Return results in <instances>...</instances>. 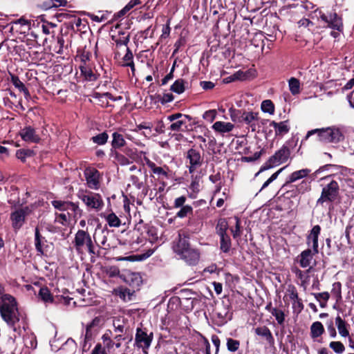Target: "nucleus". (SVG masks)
I'll return each mask as SVG.
<instances>
[{
  "instance_id": "55",
  "label": "nucleus",
  "mask_w": 354,
  "mask_h": 354,
  "mask_svg": "<svg viewBox=\"0 0 354 354\" xmlns=\"http://www.w3.org/2000/svg\"><path fill=\"white\" fill-rule=\"evenodd\" d=\"M123 63L122 64H129L133 61V55L131 50L127 47V53L122 58Z\"/></svg>"
},
{
  "instance_id": "6",
  "label": "nucleus",
  "mask_w": 354,
  "mask_h": 354,
  "mask_svg": "<svg viewBox=\"0 0 354 354\" xmlns=\"http://www.w3.org/2000/svg\"><path fill=\"white\" fill-rule=\"evenodd\" d=\"M339 186L337 181L331 180L323 187L320 197L317 200L316 205L324 206L325 203H333L338 198Z\"/></svg>"
},
{
  "instance_id": "32",
  "label": "nucleus",
  "mask_w": 354,
  "mask_h": 354,
  "mask_svg": "<svg viewBox=\"0 0 354 354\" xmlns=\"http://www.w3.org/2000/svg\"><path fill=\"white\" fill-rule=\"evenodd\" d=\"M81 73L84 75L86 80L88 81H93L96 80V75L93 73L91 68L86 66L84 64L80 66Z\"/></svg>"
},
{
  "instance_id": "39",
  "label": "nucleus",
  "mask_w": 354,
  "mask_h": 354,
  "mask_svg": "<svg viewBox=\"0 0 354 354\" xmlns=\"http://www.w3.org/2000/svg\"><path fill=\"white\" fill-rule=\"evenodd\" d=\"M329 347L337 354H342L345 351L344 345L339 341L330 342Z\"/></svg>"
},
{
  "instance_id": "4",
  "label": "nucleus",
  "mask_w": 354,
  "mask_h": 354,
  "mask_svg": "<svg viewBox=\"0 0 354 354\" xmlns=\"http://www.w3.org/2000/svg\"><path fill=\"white\" fill-rule=\"evenodd\" d=\"M315 133H317L320 141L325 142L337 143L344 138L340 129L335 127L313 129L307 133L306 138Z\"/></svg>"
},
{
  "instance_id": "50",
  "label": "nucleus",
  "mask_w": 354,
  "mask_h": 354,
  "mask_svg": "<svg viewBox=\"0 0 354 354\" xmlns=\"http://www.w3.org/2000/svg\"><path fill=\"white\" fill-rule=\"evenodd\" d=\"M216 116V110H208L203 113V118L209 122H212Z\"/></svg>"
},
{
  "instance_id": "2",
  "label": "nucleus",
  "mask_w": 354,
  "mask_h": 354,
  "mask_svg": "<svg viewBox=\"0 0 354 354\" xmlns=\"http://www.w3.org/2000/svg\"><path fill=\"white\" fill-rule=\"evenodd\" d=\"M0 314L8 326L15 328L20 319L17 301L12 296L3 295L0 298Z\"/></svg>"
},
{
  "instance_id": "7",
  "label": "nucleus",
  "mask_w": 354,
  "mask_h": 354,
  "mask_svg": "<svg viewBox=\"0 0 354 354\" xmlns=\"http://www.w3.org/2000/svg\"><path fill=\"white\" fill-rule=\"evenodd\" d=\"M77 197L88 209H94L96 212L100 211L104 205L102 196L98 193L82 190L78 192Z\"/></svg>"
},
{
  "instance_id": "62",
  "label": "nucleus",
  "mask_w": 354,
  "mask_h": 354,
  "mask_svg": "<svg viewBox=\"0 0 354 354\" xmlns=\"http://www.w3.org/2000/svg\"><path fill=\"white\" fill-rule=\"evenodd\" d=\"M91 354H106L105 349L100 344H97L92 351Z\"/></svg>"
},
{
  "instance_id": "14",
  "label": "nucleus",
  "mask_w": 354,
  "mask_h": 354,
  "mask_svg": "<svg viewBox=\"0 0 354 354\" xmlns=\"http://www.w3.org/2000/svg\"><path fill=\"white\" fill-rule=\"evenodd\" d=\"M321 232V227L319 225L313 226L306 237V243L308 246L312 245L314 253L319 252L318 237Z\"/></svg>"
},
{
  "instance_id": "43",
  "label": "nucleus",
  "mask_w": 354,
  "mask_h": 354,
  "mask_svg": "<svg viewBox=\"0 0 354 354\" xmlns=\"http://www.w3.org/2000/svg\"><path fill=\"white\" fill-rule=\"evenodd\" d=\"M113 39L115 41L117 46H127L129 41V35H125L122 33V35L119 38H116L115 36L112 37Z\"/></svg>"
},
{
  "instance_id": "18",
  "label": "nucleus",
  "mask_w": 354,
  "mask_h": 354,
  "mask_svg": "<svg viewBox=\"0 0 354 354\" xmlns=\"http://www.w3.org/2000/svg\"><path fill=\"white\" fill-rule=\"evenodd\" d=\"M270 127H272L274 129L276 136H283L288 133L290 131V126L288 124V120L282 121L280 122L270 121Z\"/></svg>"
},
{
  "instance_id": "33",
  "label": "nucleus",
  "mask_w": 354,
  "mask_h": 354,
  "mask_svg": "<svg viewBox=\"0 0 354 354\" xmlns=\"http://www.w3.org/2000/svg\"><path fill=\"white\" fill-rule=\"evenodd\" d=\"M170 90L177 94L183 93L185 90V81L183 79L176 80L171 86Z\"/></svg>"
},
{
  "instance_id": "40",
  "label": "nucleus",
  "mask_w": 354,
  "mask_h": 354,
  "mask_svg": "<svg viewBox=\"0 0 354 354\" xmlns=\"http://www.w3.org/2000/svg\"><path fill=\"white\" fill-rule=\"evenodd\" d=\"M227 348L230 352H236L240 346V342L232 338L227 339Z\"/></svg>"
},
{
  "instance_id": "45",
  "label": "nucleus",
  "mask_w": 354,
  "mask_h": 354,
  "mask_svg": "<svg viewBox=\"0 0 354 354\" xmlns=\"http://www.w3.org/2000/svg\"><path fill=\"white\" fill-rule=\"evenodd\" d=\"M286 296L288 297L291 301L297 299L299 295L297 288L295 286L291 284L288 286L286 292Z\"/></svg>"
},
{
  "instance_id": "1",
  "label": "nucleus",
  "mask_w": 354,
  "mask_h": 354,
  "mask_svg": "<svg viewBox=\"0 0 354 354\" xmlns=\"http://www.w3.org/2000/svg\"><path fill=\"white\" fill-rule=\"evenodd\" d=\"M174 252L179 258L190 266L196 265L200 259L198 250L190 246L187 237L178 234V240L174 243Z\"/></svg>"
},
{
  "instance_id": "42",
  "label": "nucleus",
  "mask_w": 354,
  "mask_h": 354,
  "mask_svg": "<svg viewBox=\"0 0 354 354\" xmlns=\"http://www.w3.org/2000/svg\"><path fill=\"white\" fill-rule=\"evenodd\" d=\"M180 208V209L176 213V216L180 218H185L193 212L192 207L188 205Z\"/></svg>"
},
{
  "instance_id": "38",
  "label": "nucleus",
  "mask_w": 354,
  "mask_h": 354,
  "mask_svg": "<svg viewBox=\"0 0 354 354\" xmlns=\"http://www.w3.org/2000/svg\"><path fill=\"white\" fill-rule=\"evenodd\" d=\"M109 138V136L106 132H102L93 137H92V141L99 145H102L106 143Z\"/></svg>"
},
{
  "instance_id": "48",
  "label": "nucleus",
  "mask_w": 354,
  "mask_h": 354,
  "mask_svg": "<svg viewBox=\"0 0 354 354\" xmlns=\"http://www.w3.org/2000/svg\"><path fill=\"white\" fill-rule=\"evenodd\" d=\"M218 9H223L222 3H218V0H212L210 10L214 15L218 14Z\"/></svg>"
},
{
  "instance_id": "31",
  "label": "nucleus",
  "mask_w": 354,
  "mask_h": 354,
  "mask_svg": "<svg viewBox=\"0 0 354 354\" xmlns=\"http://www.w3.org/2000/svg\"><path fill=\"white\" fill-rule=\"evenodd\" d=\"M39 297L45 303L53 302V297L47 287H42L39 289Z\"/></svg>"
},
{
  "instance_id": "47",
  "label": "nucleus",
  "mask_w": 354,
  "mask_h": 354,
  "mask_svg": "<svg viewBox=\"0 0 354 354\" xmlns=\"http://www.w3.org/2000/svg\"><path fill=\"white\" fill-rule=\"evenodd\" d=\"M236 224L234 229H231V232L234 239H236L241 236V221L238 217H235Z\"/></svg>"
},
{
  "instance_id": "12",
  "label": "nucleus",
  "mask_w": 354,
  "mask_h": 354,
  "mask_svg": "<svg viewBox=\"0 0 354 354\" xmlns=\"http://www.w3.org/2000/svg\"><path fill=\"white\" fill-rule=\"evenodd\" d=\"M135 342L138 347L147 349L149 348L152 342V333L148 335L142 328H138L136 330Z\"/></svg>"
},
{
  "instance_id": "25",
  "label": "nucleus",
  "mask_w": 354,
  "mask_h": 354,
  "mask_svg": "<svg viewBox=\"0 0 354 354\" xmlns=\"http://www.w3.org/2000/svg\"><path fill=\"white\" fill-rule=\"evenodd\" d=\"M310 169H302L292 172L289 176L287 183H294L298 180L306 177L310 173Z\"/></svg>"
},
{
  "instance_id": "34",
  "label": "nucleus",
  "mask_w": 354,
  "mask_h": 354,
  "mask_svg": "<svg viewBox=\"0 0 354 354\" xmlns=\"http://www.w3.org/2000/svg\"><path fill=\"white\" fill-rule=\"evenodd\" d=\"M35 153L31 149H21L17 151L16 157L21 162H26V158L34 156Z\"/></svg>"
},
{
  "instance_id": "20",
  "label": "nucleus",
  "mask_w": 354,
  "mask_h": 354,
  "mask_svg": "<svg viewBox=\"0 0 354 354\" xmlns=\"http://www.w3.org/2000/svg\"><path fill=\"white\" fill-rule=\"evenodd\" d=\"M254 332L256 335L261 336L265 338L270 345L274 343V339L270 330L266 326H260L255 328Z\"/></svg>"
},
{
  "instance_id": "57",
  "label": "nucleus",
  "mask_w": 354,
  "mask_h": 354,
  "mask_svg": "<svg viewBox=\"0 0 354 354\" xmlns=\"http://www.w3.org/2000/svg\"><path fill=\"white\" fill-rule=\"evenodd\" d=\"M174 99V95L171 93H165L161 97H160L159 101L162 104H165L172 102Z\"/></svg>"
},
{
  "instance_id": "51",
  "label": "nucleus",
  "mask_w": 354,
  "mask_h": 354,
  "mask_svg": "<svg viewBox=\"0 0 354 354\" xmlns=\"http://www.w3.org/2000/svg\"><path fill=\"white\" fill-rule=\"evenodd\" d=\"M292 308L295 310H297L298 313H300L304 309V305L302 304V301L299 296L297 299L292 300Z\"/></svg>"
},
{
  "instance_id": "58",
  "label": "nucleus",
  "mask_w": 354,
  "mask_h": 354,
  "mask_svg": "<svg viewBox=\"0 0 354 354\" xmlns=\"http://www.w3.org/2000/svg\"><path fill=\"white\" fill-rule=\"evenodd\" d=\"M170 26H169V20H168L167 24L162 27V34L160 35V39H166L169 37L170 34Z\"/></svg>"
},
{
  "instance_id": "22",
  "label": "nucleus",
  "mask_w": 354,
  "mask_h": 354,
  "mask_svg": "<svg viewBox=\"0 0 354 354\" xmlns=\"http://www.w3.org/2000/svg\"><path fill=\"white\" fill-rule=\"evenodd\" d=\"M335 325L337 328L339 334L342 337H346L349 336V331L348 329V324L339 315L337 316L335 318Z\"/></svg>"
},
{
  "instance_id": "60",
  "label": "nucleus",
  "mask_w": 354,
  "mask_h": 354,
  "mask_svg": "<svg viewBox=\"0 0 354 354\" xmlns=\"http://www.w3.org/2000/svg\"><path fill=\"white\" fill-rule=\"evenodd\" d=\"M174 68L175 63L174 64L170 72L162 80V85H165L170 80L174 77Z\"/></svg>"
},
{
  "instance_id": "49",
  "label": "nucleus",
  "mask_w": 354,
  "mask_h": 354,
  "mask_svg": "<svg viewBox=\"0 0 354 354\" xmlns=\"http://www.w3.org/2000/svg\"><path fill=\"white\" fill-rule=\"evenodd\" d=\"M140 3V0H131L124 7V8L122 10H120V13L121 15H124L126 12L132 9L134 6L139 5Z\"/></svg>"
},
{
  "instance_id": "21",
  "label": "nucleus",
  "mask_w": 354,
  "mask_h": 354,
  "mask_svg": "<svg viewBox=\"0 0 354 354\" xmlns=\"http://www.w3.org/2000/svg\"><path fill=\"white\" fill-rule=\"evenodd\" d=\"M234 125L230 122L217 121L212 125V129L220 133H229L233 130Z\"/></svg>"
},
{
  "instance_id": "54",
  "label": "nucleus",
  "mask_w": 354,
  "mask_h": 354,
  "mask_svg": "<svg viewBox=\"0 0 354 354\" xmlns=\"http://www.w3.org/2000/svg\"><path fill=\"white\" fill-rule=\"evenodd\" d=\"M185 124L183 120H177L170 125L169 129L173 131H179L181 130L182 126Z\"/></svg>"
},
{
  "instance_id": "11",
  "label": "nucleus",
  "mask_w": 354,
  "mask_h": 354,
  "mask_svg": "<svg viewBox=\"0 0 354 354\" xmlns=\"http://www.w3.org/2000/svg\"><path fill=\"white\" fill-rule=\"evenodd\" d=\"M322 21L328 24V27L334 30L341 31L343 28L342 18L338 17L336 12L322 14L320 16Z\"/></svg>"
},
{
  "instance_id": "17",
  "label": "nucleus",
  "mask_w": 354,
  "mask_h": 354,
  "mask_svg": "<svg viewBox=\"0 0 354 354\" xmlns=\"http://www.w3.org/2000/svg\"><path fill=\"white\" fill-rule=\"evenodd\" d=\"M144 160L145 164L149 168H150L154 174L158 175V176H164L165 178H168V167H158L153 162H152L151 160H149V158L146 156L144 157Z\"/></svg>"
},
{
  "instance_id": "3",
  "label": "nucleus",
  "mask_w": 354,
  "mask_h": 354,
  "mask_svg": "<svg viewBox=\"0 0 354 354\" xmlns=\"http://www.w3.org/2000/svg\"><path fill=\"white\" fill-rule=\"evenodd\" d=\"M73 244L80 254H84L87 252L91 256V259L97 255L91 236L84 230H79L76 232Z\"/></svg>"
},
{
  "instance_id": "36",
  "label": "nucleus",
  "mask_w": 354,
  "mask_h": 354,
  "mask_svg": "<svg viewBox=\"0 0 354 354\" xmlns=\"http://www.w3.org/2000/svg\"><path fill=\"white\" fill-rule=\"evenodd\" d=\"M261 111L270 115L274 113V106L270 100H263L261 105Z\"/></svg>"
},
{
  "instance_id": "15",
  "label": "nucleus",
  "mask_w": 354,
  "mask_h": 354,
  "mask_svg": "<svg viewBox=\"0 0 354 354\" xmlns=\"http://www.w3.org/2000/svg\"><path fill=\"white\" fill-rule=\"evenodd\" d=\"M27 215L26 209H19L10 214V220L12 221V225L16 230L20 229L25 222V218Z\"/></svg>"
},
{
  "instance_id": "26",
  "label": "nucleus",
  "mask_w": 354,
  "mask_h": 354,
  "mask_svg": "<svg viewBox=\"0 0 354 354\" xmlns=\"http://www.w3.org/2000/svg\"><path fill=\"white\" fill-rule=\"evenodd\" d=\"M324 333V328L320 322H313L310 326V336L315 339L320 337Z\"/></svg>"
},
{
  "instance_id": "56",
  "label": "nucleus",
  "mask_w": 354,
  "mask_h": 354,
  "mask_svg": "<svg viewBox=\"0 0 354 354\" xmlns=\"http://www.w3.org/2000/svg\"><path fill=\"white\" fill-rule=\"evenodd\" d=\"M331 293L337 298H341V283L339 282L333 283Z\"/></svg>"
},
{
  "instance_id": "10",
  "label": "nucleus",
  "mask_w": 354,
  "mask_h": 354,
  "mask_svg": "<svg viewBox=\"0 0 354 354\" xmlns=\"http://www.w3.org/2000/svg\"><path fill=\"white\" fill-rule=\"evenodd\" d=\"M52 205L59 211L70 210L73 212V217L81 216L82 210L77 203L71 201L55 200L51 202Z\"/></svg>"
},
{
  "instance_id": "35",
  "label": "nucleus",
  "mask_w": 354,
  "mask_h": 354,
  "mask_svg": "<svg viewBox=\"0 0 354 354\" xmlns=\"http://www.w3.org/2000/svg\"><path fill=\"white\" fill-rule=\"evenodd\" d=\"M290 91L292 95L298 94L300 91L299 81L295 77H291L288 81Z\"/></svg>"
},
{
  "instance_id": "59",
  "label": "nucleus",
  "mask_w": 354,
  "mask_h": 354,
  "mask_svg": "<svg viewBox=\"0 0 354 354\" xmlns=\"http://www.w3.org/2000/svg\"><path fill=\"white\" fill-rule=\"evenodd\" d=\"M230 118H231V120L233 121V122H239V120H241V115L239 116L238 115L240 113L241 114L242 112L239 110H235V109H230Z\"/></svg>"
},
{
  "instance_id": "64",
  "label": "nucleus",
  "mask_w": 354,
  "mask_h": 354,
  "mask_svg": "<svg viewBox=\"0 0 354 354\" xmlns=\"http://www.w3.org/2000/svg\"><path fill=\"white\" fill-rule=\"evenodd\" d=\"M64 43H65L64 39L62 36L57 37V45L59 47V49L57 51V53L62 54L63 53V48L64 46Z\"/></svg>"
},
{
  "instance_id": "16",
  "label": "nucleus",
  "mask_w": 354,
  "mask_h": 354,
  "mask_svg": "<svg viewBox=\"0 0 354 354\" xmlns=\"http://www.w3.org/2000/svg\"><path fill=\"white\" fill-rule=\"evenodd\" d=\"M259 120V113L252 111H243L239 122H245L251 127L252 131H256V122Z\"/></svg>"
},
{
  "instance_id": "19",
  "label": "nucleus",
  "mask_w": 354,
  "mask_h": 354,
  "mask_svg": "<svg viewBox=\"0 0 354 354\" xmlns=\"http://www.w3.org/2000/svg\"><path fill=\"white\" fill-rule=\"evenodd\" d=\"M317 253H314L313 250L306 249L301 252L298 257L299 263L301 268H307L310 266V263L313 259V256Z\"/></svg>"
},
{
  "instance_id": "28",
  "label": "nucleus",
  "mask_w": 354,
  "mask_h": 354,
  "mask_svg": "<svg viewBox=\"0 0 354 354\" xmlns=\"http://www.w3.org/2000/svg\"><path fill=\"white\" fill-rule=\"evenodd\" d=\"M228 229V223L225 218H220L216 226V234L219 236L228 235L227 230Z\"/></svg>"
},
{
  "instance_id": "9",
  "label": "nucleus",
  "mask_w": 354,
  "mask_h": 354,
  "mask_svg": "<svg viewBox=\"0 0 354 354\" xmlns=\"http://www.w3.org/2000/svg\"><path fill=\"white\" fill-rule=\"evenodd\" d=\"M87 186L92 189L97 190L100 187V173L93 167L86 168L84 172Z\"/></svg>"
},
{
  "instance_id": "29",
  "label": "nucleus",
  "mask_w": 354,
  "mask_h": 354,
  "mask_svg": "<svg viewBox=\"0 0 354 354\" xmlns=\"http://www.w3.org/2000/svg\"><path fill=\"white\" fill-rule=\"evenodd\" d=\"M116 292L124 301H129L132 299L134 291L127 288H120Z\"/></svg>"
},
{
  "instance_id": "5",
  "label": "nucleus",
  "mask_w": 354,
  "mask_h": 354,
  "mask_svg": "<svg viewBox=\"0 0 354 354\" xmlns=\"http://www.w3.org/2000/svg\"><path fill=\"white\" fill-rule=\"evenodd\" d=\"M290 156V149L287 144L283 145L279 150H277L265 164L261 167L259 171L256 174V176L260 173L270 169L272 167L278 166L288 161Z\"/></svg>"
},
{
  "instance_id": "8",
  "label": "nucleus",
  "mask_w": 354,
  "mask_h": 354,
  "mask_svg": "<svg viewBox=\"0 0 354 354\" xmlns=\"http://www.w3.org/2000/svg\"><path fill=\"white\" fill-rule=\"evenodd\" d=\"M185 157L189 174H194L203 165V157L201 153L195 149H189Z\"/></svg>"
},
{
  "instance_id": "44",
  "label": "nucleus",
  "mask_w": 354,
  "mask_h": 354,
  "mask_svg": "<svg viewBox=\"0 0 354 354\" xmlns=\"http://www.w3.org/2000/svg\"><path fill=\"white\" fill-rule=\"evenodd\" d=\"M35 245L37 251L40 254H43V249L41 246V236L37 227L35 229Z\"/></svg>"
},
{
  "instance_id": "52",
  "label": "nucleus",
  "mask_w": 354,
  "mask_h": 354,
  "mask_svg": "<svg viewBox=\"0 0 354 354\" xmlns=\"http://www.w3.org/2000/svg\"><path fill=\"white\" fill-rule=\"evenodd\" d=\"M313 295L318 301H320L321 300L327 302L330 297L329 293L328 292L313 293Z\"/></svg>"
},
{
  "instance_id": "61",
  "label": "nucleus",
  "mask_w": 354,
  "mask_h": 354,
  "mask_svg": "<svg viewBox=\"0 0 354 354\" xmlns=\"http://www.w3.org/2000/svg\"><path fill=\"white\" fill-rule=\"evenodd\" d=\"M68 216H70V214H59L57 215L56 219L58 222L62 223V225L65 224L68 221Z\"/></svg>"
},
{
  "instance_id": "63",
  "label": "nucleus",
  "mask_w": 354,
  "mask_h": 354,
  "mask_svg": "<svg viewBox=\"0 0 354 354\" xmlns=\"http://www.w3.org/2000/svg\"><path fill=\"white\" fill-rule=\"evenodd\" d=\"M201 86L203 89L209 90L214 87V84L209 81H203L201 82Z\"/></svg>"
},
{
  "instance_id": "27",
  "label": "nucleus",
  "mask_w": 354,
  "mask_h": 354,
  "mask_svg": "<svg viewBox=\"0 0 354 354\" xmlns=\"http://www.w3.org/2000/svg\"><path fill=\"white\" fill-rule=\"evenodd\" d=\"M112 137L113 140L111 142V146L113 148L120 149L126 145V141L122 134L118 132H114L112 134Z\"/></svg>"
},
{
  "instance_id": "23",
  "label": "nucleus",
  "mask_w": 354,
  "mask_h": 354,
  "mask_svg": "<svg viewBox=\"0 0 354 354\" xmlns=\"http://www.w3.org/2000/svg\"><path fill=\"white\" fill-rule=\"evenodd\" d=\"M11 82L17 88L24 93V97L26 100L30 98L29 91L25 86L24 84L19 80L18 76L11 75Z\"/></svg>"
},
{
  "instance_id": "13",
  "label": "nucleus",
  "mask_w": 354,
  "mask_h": 354,
  "mask_svg": "<svg viewBox=\"0 0 354 354\" xmlns=\"http://www.w3.org/2000/svg\"><path fill=\"white\" fill-rule=\"evenodd\" d=\"M19 135L21 139L27 142L38 143L41 140L39 136L31 126H26L21 129Z\"/></svg>"
},
{
  "instance_id": "30",
  "label": "nucleus",
  "mask_w": 354,
  "mask_h": 354,
  "mask_svg": "<svg viewBox=\"0 0 354 354\" xmlns=\"http://www.w3.org/2000/svg\"><path fill=\"white\" fill-rule=\"evenodd\" d=\"M220 237V249L223 252L227 253L232 247L230 237L228 235L221 236Z\"/></svg>"
},
{
  "instance_id": "46",
  "label": "nucleus",
  "mask_w": 354,
  "mask_h": 354,
  "mask_svg": "<svg viewBox=\"0 0 354 354\" xmlns=\"http://www.w3.org/2000/svg\"><path fill=\"white\" fill-rule=\"evenodd\" d=\"M286 167H282L279 169L278 171H277L275 173H274L262 185L261 188L260 189L259 192L262 191L263 189L267 187L272 182H273L274 180L277 179L279 174L286 168Z\"/></svg>"
},
{
  "instance_id": "24",
  "label": "nucleus",
  "mask_w": 354,
  "mask_h": 354,
  "mask_svg": "<svg viewBox=\"0 0 354 354\" xmlns=\"http://www.w3.org/2000/svg\"><path fill=\"white\" fill-rule=\"evenodd\" d=\"M100 216L105 218L110 227H118L121 225V221L113 212L108 214H106L105 213H101Z\"/></svg>"
},
{
  "instance_id": "53",
  "label": "nucleus",
  "mask_w": 354,
  "mask_h": 354,
  "mask_svg": "<svg viewBox=\"0 0 354 354\" xmlns=\"http://www.w3.org/2000/svg\"><path fill=\"white\" fill-rule=\"evenodd\" d=\"M186 197L185 196H181L178 198H176L174 200V208H180L181 207L185 206V203L186 202Z\"/></svg>"
},
{
  "instance_id": "41",
  "label": "nucleus",
  "mask_w": 354,
  "mask_h": 354,
  "mask_svg": "<svg viewBox=\"0 0 354 354\" xmlns=\"http://www.w3.org/2000/svg\"><path fill=\"white\" fill-rule=\"evenodd\" d=\"M276 321L277 322V324L279 325H283L285 322V313L282 310L275 308V310H272V314Z\"/></svg>"
},
{
  "instance_id": "37",
  "label": "nucleus",
  "mask_w": 354,
  "mask_h": 354,
  "mask_svg": "<svg viewBox=\"0 0 354 354\" xmlns=\"http://www.w3.org/2000/svg\"><path fill=\"white\" fill-rule=\"evenodd\" d=\"M127 281L130 285L139 286L142 282V278L138 273L133 272L127 276Z\"/></svg>"
}]
</instances>
